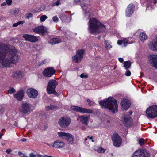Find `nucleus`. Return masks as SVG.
<instances>
[{
  "label": "nucleus",
  "mask_w": 157,
  "mask_h": 157,
  "mask_svg": "<svg viewBox=\"0 0 157 157\" xmlns=\"http://www.w3.org/2000/svg\"><path fill=\"white\" fill-rule=\"evenodd\" d=\"M150 155L146 150H138L135 151L132 157H149Z\"/></svg>",
  "instance_id": "9"
},
{
  "label": "nucleus",
  "mask_w": 157,
  "mask_h": 157,
  "mask_svg": "<svg viewBox=\"0 0 157 157\" xmlns=\"http://www.w3.org/2000/svg\"><path fill=\"white\" fill-rule=\"evenodd\" d=\"M92 138H93V137H92V136L90 137V138H89V139H90V140L92 139Z\"/></svg>",
  "instance_id": "62"
},
{
  "label": "nucleus",
  "mask_w": 157,
  "mask_h": 157,
  "mask_svg": "<svg viewBox=\"0 0 157 157\" xmlns=\"http://www.w3.org/2000/svg\"><path fill=\"white\" fill-rule=\"evenodd\" d=\"M132 112L130 111L129 114H124L122 117L123 121L127 126H130L132 124V119L130 116L132 114Z\"/></svg>",
  "instance_id": "12"
},
{
  "label": "nucleus",
  "mask_w": 157,
  "mask_h": 157,
  "mask_svg": "<svg viewBox=\"0 0 157 157\" xmlns=\"http://www.w3.org/2000/svg\"><path fill=\"white\" fill-rule=\"evenodd\" d=\"M47 18V16L45 15H43L40 17V21L41 22H44Z\"/></svg>",
  "instance_id": "36"
},
{
  "label": "nucleus",
  "mask_w": 157,
  "mask_h": 157,
  "mask_svg": "<svg viewBox=\"0 0 157 157\" xmlns=\"http://www.w3.org/2000/svg\"><path fill=\"white\" fill-rule=\"evenodd\" d=\"M58 82L55 80H51L48 84L47 88V92L50 94L54 92L56 86L58 84Z\"/></svg>",
  "instance_id": "8"
},
{
  "label": "nucleus",
  "mask_w": 157,
  "mask_h": 157,
  "mask_svg": "<svg viewBox=\"0 0 157 157\" xmlns=\"http://www.w3.org/2000/svg\"><path fill=\"white\" fill-rule=\"evenodd\" d=\"M6 1L7 4L8 5H11L12 2V0H6Z\"/></svg>",
  "instance_id": "44"
},
{
  "label": "nucleus",
  "mask_w": 157,
  "mask_h": 157,
  "mask_svg": "<svg viewBox=\"0 0 157 157\" xmlns=\"http://www.w3.org/2000/svg\"><path fill=\"white\" fill-rule=\"evenodd\" d=\"M101 119L104 122H109L110 121V118L108 115L103 114L101 117Z\"/></svg>",
  "instance_id": "24"
},
{
  "label": "nucleus",
  "mask_w": 157,
  "mask_h": 157,
  "mask_svg": "<svg viewBox=\"0 0 157 157\" xmlns=\"http://www.w3.org/2000/svg\"><path fill=\"white\" fill-rule=\"evenodd\" d=\"M57 108L56 106H55L52 105H51L49 106H47L46 108V109L47 111L49 110H53L54 109L56 108Z\"/></svg>",
  "instance_id": "32"
},
{
  "label": "nucleus",
  "mask_w": 157,
  "mask_h": 157,
  "mask_svg": "<svg viewBox=\"0 0 157 157\" xmlns=\"http://www.w3.org/2000/svg\"><path fill=\"white\" fill-rule=\"evenodd\" d=\"M134 8V6L133 5L129 4L127 7L126 15L128 17H130L132 13Z\"/></svg>",
  "instance_id": "19"
},
{
  "label": "nucleus",
  "mask_w": 157,
  "mask_h": 157,
  "mask_svg": "<svg viewBox=\"0 0 157 157\" xmlns=\"http://www.w3.org/2000/svg\"><path fill=\"white\" fill-rule=\"evenodd\" d=\"M47 28L43 26L36 27L33 29L34 32L42 34H44L45 33L47 32Z\"/></svg>",
  "instance_id": "15"
},
{
  "label": "nucleus",
  "mask_w": 157,
  "mask_h": 157,
  "mask_svg": "<svg viewBox=\"0 0 157 157\" xmlns=\"http://www.w3.org/2000/svg\"><path fill=\"white\" fill-rule=\"evenodd\" d=\"M21 141L22 142H25L26 141V140L25 138H23L21 140Z\"/></svg>",
  "instance_id": "54"
},
{
  "label": "nucleus",
  "mask_w": 157,
  "mask_h": 157,
  "mask_svg": "<svg viewBox=\"0 0 157 157\" xmlns=\"http://www.w3.org/2000/svg\"><path fill=\"white\" fill-rule=\"evenodd\" d=\"M105 28L104 25L96 18H93L90 19L88 29L90 33L95 34H98Z\"/></svg>",
  "instance_id": "2"
},
{
  "label": "nucleus",
  "mask_w": 157,
  "mask_h": 157,
  "mask_svg": "<svg viewBox=\"0 0 157 157\" xmlns=\"http://www.w3.org/2000/svg\"><path fill=\"white\" fill-rule=\"evenodd\" d=\"M122 40L123 43H124V46H125L126 45V44H127V40H126V39L125 38H124L123 40Z\"/></svg>",
  "instance_id": "45"
},
{
  "label": "nucleus",
  "mask_w": 157,
  "mask_h": 157,
  "mask_svg": "<svg viewBox=\"0 0 157 157\" xmlns=\"http://www.w3.org/2000/svg\"><path fill=\"white\" fill-rule=\"evenodd\" d=\"M87 102H89V105L90 106L93 105L94 104V103L91 101H90L89 99H87Z\"/></svg>",
  "instance_id": "42"
},
{
  "label": "nucleus",
  "mask_w": 157,
  "mask_h": 157,
  "mask_svg": "<svg viewBox=\"0 0 157 157\" xmlns=\"http://www.w3.org/2000/svg\"><path fill=\"white\" fill-rule=\"evenodd\" d=\"M0 112H1L2 114H3L4 112V109H0Z\"/></svg>",
  "instance_id": "55"
},
{
  "label": "nucleus",
  "mask_w": 157,
  "mask_h": 157,
  "mask_svg": "<svg viewBox=\"0 0 157 157\" xmlns=\"http://www.w3.org/2000/svg\"><path fill=\"white\" fill-rule=\"evenodd\" d=\"M24 92L23 90H21L14 95L15 98L18 100H21L24 96Z\"/></svg>",
  "instance_id": "22"
},
{
  "label": "nucleus",
  "mask_w": 157,
  "mask_h": 157,
  "mask_svg": "<svg viewBox=\"0 0 157 157\" xmlns=\"http://www.w3.org/2000/svg\"><path fill=\"white\" fill-rule=\"evenodd\" d=\"M20 59L18 51L14 47L8 49L6 47L0 48V67H8L11 64H16Z\"/></svg>",
  "instance_id": "1"
},
{
  "label": "nucleus",
  "mask_w": 157,
  "mask_h": 157,
  "mask_svg": "<svg viewBox=\"0 0 157 157\" xmlns=\"http://www.w3.org/2000/svg\"><path fill=\"white\" fill-rule=\"evenodd\" d=\"M124 67L126 70H128L129 68L130 67L131 63L129 61L124 62L123 63Z\"/></svg>",
  "instance_id": "29"
},
{
  "label": "nucleus",
  "mask_w": 157,
  "mask_h": 157,
  "mask_svg": "<svg viewBox=\"0 0 157 157\" xmlns=\"http://www.w3.org/2000/svg\"><path fill=\"white\" fill-rule=\"evenodd\" d=\"M53 147L57 148H61L64 146V144L63 142L57 140L53 144Z\"/></svg>",
  "instance_id": "21"
},
{
  "label": "nucleus",
  "mask_w": 157,
  "mask_h": 157,
  "mask_svg": "<svg viewBox=\"0 0 157 157\" xmlns=\"http://www.w3.org/2000/svg\"><path fill=\"white\" fill-rule=\"evenodd\" d=\"M92 141V142H94V140H92V141Z\"/></svg>",
  "instance_id": "64"
},
{
  "label": "nucleus",
  "mask_w": 157,
  "mask_h": 157,
  "mask_svg": "<svg viewBox=\"0 0 157 157\" xmlns=\"http://www.w3.org/2000/svg\"><path fill=\"white\" fill-rule=\"evenodd\" d=\"M100 105L108 109L109 111L115 113L118 111V106L117 101L113 97L102 100L99 102Z\"/></svg>",
  "instance_id": "3"
},
{
  "label": "nucleus",
  "mask_w": 157,
  "mask_h": 157,
  "mask_svg": "<svg viewBox=\"0 0 157 157\" xmlns=\"http://www.w3.org/2000/svg\"><path fill=\"white\" fill-rule=\"evenodd\" d=\"M52 94H54L55 95H57V93H56L55 90H54V92H53V93H52Z\"/></svg>",
  "instance_id": "57"
},
{
  "label": "nucleus",
  "mask_w": 157,
  "mask_h": 157,
  "mask_svg": "<svg viewBox=\"0 0 157 157\" xmlns=\"http://www.w3.org/2000/svg\"><path fill=\"white\" fill-rule=\"evenodd\" d=\"M12 151V150L11 149H7V150H6V152L7 154H9L10 152H11Z\"/></svg>",
  "instance_id": "49"
},
{
  "label": "nucleus",
  "mask_w": 157,
  "mask_h": 157,
  "mask_svg": "<svg viewBox=\"0 0 157 157\" xmlns=\"http://www.w3.org/2000/svg\"><path fill=\"white\" fill-rule=\"evenodd\" d=\"M46 63V60H44V61H43L42 63H41L40 64V65H43L44 64H45Z\"/></svg>",
  "instance_id": "53"
},
{
  "label": "nucleus",
  "mask_w": 157,
  "mask_h": 157,
  "mask_svg": "<svg viewBox=\"0 0 157 157\" xmlns=\"http://www.w3.org/2000/svg\"><path fill=\"white\" fill-rule=\"evenodd\" d=\"M27 93L28 96L31 98H36L38 95L37 90L32 88L28 89Z\"/></svg>",
  "instance_id": "14"
},
{
  "label": "nucleus",
  "mask_w": 157,
  "mask_h": 157,
  "mask_svg": "<svg viewBox=\"0 0 157 157\" xmlns=\"http://www.w3.org/2000/svg\"><path fill=\"white\" fill-rule=\"evenodd\" d=\"M98 151L99 153H103L105 151V150L102 147H99L98 149Z\"/></svg>",
  "instance_id": "37"
},
{
  "label": "nucleus",
  "mask_w": 157,
  "mask_h": 157,
  "mask_svg": "<svg viewBox=\"0 0 157 157\" xmlns=\"http://www.w3.org/2000/svg\"><path fill=\"white\" fill-rule=\"evenodd\" d=\"M2 136L1 134L0 133V139H1L2 137Z\"/></svg>",
  "instance_id": "60"
},
{
  "label": "nucleus",
  "mask_w": 157,
  "mask_h": 157,
  "mask_svg": "<svg viewBox=\"0 0 157 157\" xmlns=\"http://www.w3.org/2000/svg\"><path fill=\"white\" fill-rule=\"evenodd\" d=\"M87 140V138H86L85 139V140L86 141Z\"/></svg>",
  "instance_id": "63"
},
{
  "label": "nucleus",
  "mask_w": 157,
  "mask_h": 157,
  "mask_svg": "<svg viewBox=\"0 0 157 157\" xmlns=\"http://www.w3.org/2000/svg\"><path fill=\"white\" fill-rule=\"evenodd\" d=\"M150 49L153 51H157V37L156 38L151 42L148 45Z\"/></svg>",
  "instance_id": "18"
},
{
  "label": "nucleus",
  "mask_w": 157,
  "mask_h": 157,
  "mask_svg": "<svg viewBox=\"0 0 157 157\" xmlns=\"http://www.w3.org/2000/svg\"><path fill=\"white\" fill-rule=\"evenodd\" d=\"M147 38V36L146 34L142 32L140 34V39L142 42H144Z\"/></svg>",
  "instance_id": "26"
},
{
  "label": "nucleus",
  "mask_w": 157,
  "mask_h": 157,
  "mask_svg": "<svg viewBox=\"0 0 157 157\" xmlns=\"http://www.w3.org/2000/svg\"><path fill=\"white\" fill-rule=\"evenodd\" d=\"M104 43L105 48H107V49H110L112 48V46L110 45L109 41V40H105Z\"/></svg>",
  "instance_id": "30"
},
{
  "label": "nucleus",
  "mask_w": 157,
  "mask_h": 157,
  "mask_svg": "<svg viewBox=\"0 0 157 157\" xmlns=\"http://www.w3.org/2000/svg\"><path fill=\"white\" fill-rule=\"evenodd\" d=\"M81 6L84 10H86V6L85 4H81Z\"/></svg>",
  "instance_id": "46"
},
{
  "label": "nucleus",
  "mask_w": 157,
  "mask_h": 157,
  "mask_svg": "<svg viewBox=\"0 0 157 157\" xmlns=\"http://www.w3.org/2000/svg\"><path fill=\"white\" fill-rule=\"evenodd\" d=\"M139 143L141 145H143L144 144V140L143 139H141L139 140Z\"/></svg>",
  "instance_id": "38"
},
{
  "label": "nucleus",
  "mask_w": 157,
  "mask_h": 157,
  "mask_svg": "<svg viewBox=\"0 0 157 157\" xmlns=\"http://www.w3.org/2000/svg\"><path fill=\"white\" fill-rule=\"evenodd\" d=\"M38 40V38L36 36L33 35L31 36L29 41L33 42H36Z\"/></svg>",
  "instance_id": "31"
},
{
  "label": "nucleus",
  "mask_w": 157,
  "mask_h": 157,
  "mask_svg": "<svg viewBox=\"0 0 157 157\" xmlns=\"http://www.w3.org/2000/svg\"><path fill=\"white\" fill-rule=\"evenodd\" d=\"M150 59L153 63V66L157 69V55H151Z\"/></svg>",
  "instance_id": "23"
},
{
  "label": "nucleus",
  "mask_w": 157,
  "mask_h": 157,
  "mask_svg": "<svg viewBox=\"0 0 157 157\" xmlns=\"http://www.w3.org/2000/svg\"><path fill=\"white\" fill-rule=\"evenodd\" d=\"M122 108L123 110H127L130 106V103L129 101L126 99H123L121 101Z\"/></svg>",
  "instance_id": "17"
},
{
  "label": "nucleus",
  "mask_w": 157,
  "mask_h": 157,
  "mask_svg": "<svg viewBox=\"0 0 157 157\" xmlns=\"http://www.w3.org/2000/svg\"><path fill=\"white\" fill-rule=\"evenodd\" d=\"M80 77L81 78H86L88 77V76L87 75H85L84 74L82 73L80 75Z\"/></svg>",
  "instance_id": "41"
},
{
  "label": "nucleus",
  "mask_w": 157,
  "mask_h": 157,
  "mask_svg": "<svg viewBox=\"0 0 157 157\" xmlns=\"http://www.w3.org/2000/svg\"><path fill=\"white\" fill-rule=\"evenodd\" d=\"M61 41V40L59 38H53L49 40V42L52 45L55 44L59 43Z\"/></svg>",
  "instance_id": "25"
},
{
  "label": "nucleus",
  "mask_w": 157,
  "mask_h": 157,
  "mask_svg": "<svg viewBox=\"0 0 157 157\" xmlns=\"http://www.w3.org/2000/svg\"><path fill=\"white\" fill-rule=\"evenodd\" d=\"M112 140L114 145L116 147H119L121 144L122 139L117 133L113 134L112 136Z\"/></svg>",
  "instance_id": "13"
},
{
  "label": "nucleus",
  "mask_w": 157,
  "mask_h": 157,
  "mask_svg": "<svg viewBox=\"0 0 157 157\" xmlns=\"http://www.w3.org/2000/svg\"><path fill=\"white\" fill-rule=\"evenodd\" d=\"M30 157H36V155H34L33 153H31L29 155Z\"/></svg>",
  "instance_id": "48"
},
{
  "label": "nucleus",
  "mask_w": 157,
  "mask_h": 157,
  "mask_svg": "<svg viewBox=\"0 0 157 157\" xmlns=\"http://www.w3.org/2000/svg\"><path fill=\"white\" fill-rule=\"evenodd\" d=\"M37 156L38 157H44V156H43L40 154H37Z\"/></svg>",
  "instance_id": "52"
},
{
  "label": "nucleus",
  "mask_w": 157,
  "mask_h": 157,
  "mask_svg": "<svg viewBox=\"0 0 157 157\" xmlns=\"http://www.w3.org/2000/svg\"><path fill=\"white\" fill-rule=\"evenodd\" d=\"M122 43H123L122 40H119L117 42V43L119 45H121Z\"/></svg>",
  "instance_id": "50"
},
{
  "label": "nucleus",
  "mask_w": 157,
  "mask_h": 157,
  "mask_svg": "<svg viewBox=\"0 0 157 157\" xmlns=\"http://www.w3.org/2000/svg\"><path fill=\"white\" fill-rule=\"evenodd\" d=\"M19 11V9L17 8L14 9H11L9 10V13L11 15H16L17 14Z\"/></svg>",
  "instance_id": "28"
},
{
  "label": "nucleus",
  "mask_w": 157,
  "mask_h": 157,
  "mask_svg": "<svg viewBox=\"0 0 157 157\" xmlns=\"http://www.w3.org/2000/svg\"><path fill=\"white\" fill-rule=\"evenodd\" d=\"M31 35L28 34H25L23 36V37L27 40L29 41Z\"/></svg>",
  "instance_id": "34"
},
{
  "label": "nucleus",
  "mask_w": 157,
  "mask_h": 157,
  "mask_svg": "<svg viewBox=\"0 0 157 157\" xmlns=\"http://www.w3.org/2000/svg\"><path fill=\"white\" fill-rule=\"evenodd\" d=\"M6 4V3H5V2L1 4V6H4Z\"/></svg>",
  "instance_id": "58"
},
{
  "label": "nucleus",
  "mask_w": 157,
  "mask_h": 157,
  "mask_svg": "<svg viewBox=\"0 0 157 157\" xmlns=\"http://www.w3.org/2000/svg\"><path fill=\"white\" fill-rule=\"evenodd\" d=\"M33 110L32 105L26 102H23L19 111L22 114H29Z\"/></svg>",
  "instance_id": "4"
},
{
  "label": "nucleus",
  "mask_w": 157,
  "mask_h": 157,
  "mask_svg": "<svg viewBox=\"0 0 157 157\" xmlns=\"http://www.w3.org/2000/svg\"><path fill=\"white\" fill-rule=\"evenodd\" d=\"M99 39H100V38H101V36H98V37H97Z\"/></svg>",
  "instance_id": "59"
},
{
  "label": "nucleus",
  "mask_w": 157,
  "mask_h": 157,
  "mask_svg": "<svg viewBox=\"0 0 157 157\" xmlns=\"http://www.w3.org/2000/svg\"><path fill=\"white\" fill-rule=\"evenodd\" d=\"M84 53L83 49L78 50L77 51L76 54L74 56L73 60L76 63L79 62L82 59Z\"/></svg>",
  "instance_id": "11"
},
{
  "label": "nucleus",
  "mask_w": 157,
  "mask_h": 157,
  "mask_svg": "<svg viewBox=\"0 0 157 157\" xmlns=\"http://www.w3.org/2000/svg\"><path fill=\"white\" fill-rule=\"evenodd\" d=\"M127 70L125 72V75L127 76H130L131 75V72L130 71Z\"/></svg>",
  "instance_id": "40"
},
{
  "label": "nucleus",
  "mask_w": 157,
  "mask_h": 157,
  "mask_svg": "<svg viewBox=\"0 0 157 157\" xmlns=\"http://www.w3.org/2000/svg\"><path fill=\"white\" fill-rule=\"evenodd\" d=\"M71 122V120L67 117H62L59 119L58 123L63 128L67 127Z\"/></svg>",
  "instance_id": "7"
},
{
  "label": "nucleus",
  "mask_w": 157,
  "mask_h": 157,
  "mask_svg": "<svg viewBox=\"0 0 157 157\" xmlns=\"http://www.w3.org/2000/svg\"><path fill=\"white\" fill-rule=\"evenodd\" d=\"M119 60L121 63H122L123 61V58H119Z\"/></svg>",
  "instance_id": "51"
},
{
  "label": "nucleus",
  "mask_w": 157,
  "mask_h": 157,
  "mask_svg": "<svg viewBox=\"0 0 157 157\" xmlns=\"http://www.w3.org/2000/svg\"><path fill=\"white\" fill-rule=\"evenodd\" d=\"M71 109L76 112L83 113H93V111L92 110L84 108L77 106H71Z\"/></svg>",
  "instance_id": "10"
},
{
  "label": "nucleus",
  "mask_w": 157,
  "mask_h": 157,
  "mask_svg": "<svg viewBox=\"0 0 157 157\" xmlns=\"http://www.w3.org/2000/svg\"><path fill=\"white\" fill-rule=\"evenodd\" d=\"M53 21L55 22H58V18L57 16L54 17L52 18Z\"/></svg>",
  "instance_id": "39"
},
{
  "label": "nucleus",
  "mask_w": 157,
  "mask_h": 157,
  "mask_svg": "<svg viewBox=\"0 0 157 157\" xmlns=\"http://www.w3.org/2000/svg\"><path fill=\"white\" fill-rule=\"evenodd\" d=\"M25 21H19L17 23L13 24V27H17L18 25L20 24H22L24 23Z\"/></svg>",
  "instance_id": "33"
},
{
  "label": "nucleus",
  "mask_w": 157,
  "mask_h": 157,
  "mask_svg": "<svg viewBox=\"0 0 157 157\" xmlns=\"http://www.w3.org/2000/svg\"><path fill=\"white\" fill-rule=\"evenodd\" d=\"M16 90L13 88L10 87L8 90V92L10 94H12L15 92Z\"/></svg>",
  "instance_id": "35"
},
{
  "label": "nucleus",
  "mask_w": 157,
  "mask_h": 157,
  "mask_svg": "<svg viewBox=\"0 0 157 157\" xmlns=\"http://www.w3.org/2000/svg\"><path fill=\"white\" fill-rule=\"evenodd\" d=\"M80 121L85 125H87L90 116H78Z\"/></svg>",
  "instance_id": "20"
},
{
  "label": "nucleus",
  "mask_w": 157,
  "mask_h": 157,
  "mask_svg": "<svg viewBox=\"0 0 157 157\" xmlns=\"http://www.w3.org/2000/svg\"><path fill=\"white\" fill-rule=\"evenodd\" d=\"M18 154L19 155H21V154H22V153L21 152H19Z\"/></svg>",
  "instance_id": "61"
},
{
  "label": "nucleus",
  "mask_w": 157,
  "mask_h": 157,
  "mask_svg": "<svg viewBox=\"0 0 157 157\" xmlns=\"http://www.w3.org/2000/svg\"><path fill=\"white\" fill-rule=\"evenodd\" d=\"M146 113L149 118H154L157 117V106H151L147 109Z\"/></svg>",
  "instance_id": "6"
},
{
  "label": "nucleus",
  "mask_w": 157,
  "mask_h": 157,
  "mask_svg": "<svg viewBox=\"0 0 157 157\" xmlns=\"http://www.w3.org/2000/svg\"><path fill=\"white\" fill-rule=\"evenodd\" d=\"M80 0H74V2L75 3H77L80 1Z\"/></svg>",
  "instance_id": "56"
},
{
  "label": "nucleus",
  "mask_w": 157,
  "mask_h": 157,
  "mask_svg": "<svg viewBox=\"0 0 157 157\" xmlns=\"http://www.w3.org/2000/svg\"><path fill=\"white\" fill-rule=\"evenodd\" d=\"M33 16V14L31 13H29L26 16V18L29 19L31 17H32Z\"/></svg>",
  "instance_id": "43"
},
{
  "label": "nucleus",
  "mask_w": 157,
  "mask_h": 157,
  "mask_svg": "<svg viewBox=\"0 0 157 157\" xmlns=\"http://www.w3.org/2000/svg\"><path fill=\"white\" fill-rule=\"evenodd\" d=\"M55 71L52 67H49L43 71L44 75L46 77H50L55 72Z\"/></svg>",
  "instance_id": "16"
},
{
  "label": "nucleus",
  "mask_w": 157,
  "mask_h": 157,
  "mask_svg": "<svg viewBox=\"0 0 157 157\" xmlns=\"http://www.w3.org/2000/svg\"><path fill=\"white\" fill-rule=\"evenodd\" d=\"M60 2V1L59 0H57L54 3V5H53V6H54L55 5H59Z\"/></svg>",
  "instance_id": "47"
},
{
  "label": "nucleus",
  "mask_w": 157,
  "mask_h": 157,
  "mask_svg": "<svg viewBox=\"0 0 157 157\" xmlns=\"http://www.w3.org/2000/svg\"><path fill=\"white\" fill-rule=\"evenodd\" d=\"M58 135L60 138L65 139L68 144H73L74 136L68 133L62 132H58Z\"/></svg>",
  "instance_id": "5"
},
{
  "label": "nucleus",
  "mask_w": 157,
  "mask_h": 157,
  "mask_svg": "<svg viewBox=\"0 0 157 157\" xmlns=\"http://www.w3.org/2000/svg\"><path fill=\"white\" fill-rule=\"evenodd\" d=\"M12 76L14 77L18 78L22 77V74L21 71H17L13 72Z\"/></svg>",
  "instance_id": "27"
}]
</instances>
